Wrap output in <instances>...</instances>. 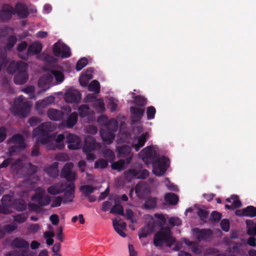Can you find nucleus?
Instances as JSON below:
<instances>
[{"instance_id":"nucleus-42","label":"nucleus","mask_w":256,"mask_h":256,"mask_svg":"<svg viewBox=\"0 0 256 256\" xmlns=\"http://www.w3.org/2000/svg\"><path fill=\"white\" fill-rule=\"evenodd\" d=\"M106 129L116 132L118 129V122L115 119H111L108 120L106 125Z\"/></svg>"},{"instance_id":"nucleus-37","label":"nucleus","mask_w":256,"mask_h":256,"mask_svg":"<svg viewBox=\"0 0 256 256\" xmlns=\"http://www.w3.org/2000/svg\"><path fill=\"white\" fill-rule=\"evenodd\" d=\"M28 46V43L25 41H23L19 44L17 46L16 50L18 52V56L22 59L23 56L26 54V52H24V51L26 50Z\"/></svg>"},{"instance_id":"nucleus-26","label":"nucleus","mask_w":256,"mask_h":256,"mask_svg":"<svg viewBox=\"0 0 256 256\" xmlns=\"http://www.w3.org/2000/svg\"><path fill=\"white\" fill-rule=\"evenodd\" d=\"M58 163L54 162L45 169L46 174L52 178H56L59 174L58 170Z\"/></svg>"},{"instance_id":"nucleus-51","label":"nucleus","mask_w":256,"mask_h":256,"mask_svg":"<svg viewBox=\"0 0 256 256\" xmlns=\"http://www.w3.org/2000/svg\"><path fill=\"white\" fill-rule=\"evenodd\" d=\"M63 203V198L62 196H54L50 205L51 208H57L60 206Z\"/></svg>"},{"instance_id":"nucleus-48","label":"nucleus","mask_w":256,"mask_h":256,"mask_svg":"<svg viewBox=\"0 0 256 256\" xmlns=\"http://www.w3.org/2000/svg\"><path fill=\"white\" fill-rule=\"evenodd\" d=\"M79 116L81 118H84L87 116L89 114V107L86 104L81 105L78 109Z\"/></svg>"},{"instance_id":"nucleus-39","label":"nucleus","mask_w":256,"mask_h":256,"mask_svg":"<svg viewBox=\"0 0 256 256\" xmlns=\"http://www.w3.org/2000/svg\"><path fill=\"white\" fill-rule=\"evenodd\" d=\"M156 198L150 197L148 198L144 204V207L148 210H151L156 206Z\"/></svg>"},{"instance_id":"nucleus-6","label":"nucleus","mask_w":256,"mask_h":256,"mask_svg":"<svg viewBox=\"0 0 256 256\" xmlns=\"http://www.w3.org/2000/svg\"><path fill=\"white\" fill-rule=\"evenodd\" d=\"M118 157L126 160L127 164H129L133 158L132 147L128 145L124 144L116 148Z\"/></svg>"},{"instance_id":"nucleus-21","label":"nucleus","mask_w":256,"mask_h":256,"mask_svg":"<svg viewBox=\"0 0 256 256\" xmlns=\"http://www.w3.org/2000/svg\"><path fill=\"white\" fill-rule=\"evenodd\" d=\"M193 232L198 242L208 238L212 234V231L210 229H200L195 228L193 229Z\"/></svg>"},{"instance_id":"nucleus-40","label":"nucleus","mask_w":256,"mask_h":256,"mask_svg":"<svg viewBox=\"0 0 256 256\" xmlns=\"http://www.w3.org/2000/svg\"><path fill=\"white\" fill-rule=\"evenodd\" d=\"M244 216L254 218L256 216V207L249 206L243 208Z\"/></svg>"},{"instance_id":"nucleus-53","label":"nucleus","mask_w":256,"mask_h":256,"mask_svg":"<svg viewBox=\"0 0 256 256\" xmlns=\"http://www.w3.org/2000/svg\"><path fill=\"white\" fill-rule=\"evenodd\" d=\"M16 42V38L14 36H10L8 38V42L6 45V50H11Z\"/></svg>"},{"instance_id":"nucleus-16","label":"nucleus","mask_w":256,"mask_h":256,"mask_svg":"<svg viewBox=\"0 0 256 256\" xmlns=\"http://www.w3.org/2000/svg\"><path fill=\"white\" fill-rule=\"evenodd\" d=\"M52 77L50 74H45L42 76L38 80V86L42 90H48L52 86Z\"/></svg>"},{"instance_id":"nucleus-47","label":"nucleus","mask_w":256,"mask_h":256,"mask_svg":"<svg viewBox=\"0 0 256 256\" xmlns=\"http://www.w3.org/2000/svg\"><path fill=\"white\" fill-rule=\"evenodd\" d=\"M61 56L62 58H68L71 56L70 48L65 44H62V49L61 51Z\"/></svg>"},{"instance_id":"nucleus-1","label":"nucleus","mask_w":256,"mask_h":256,"mask_svg":"<svg viewBox=\"0 0 256 256\" xmlns=\"http://www.w3.org/2000/svg\"><path fill=\"white\" fill-rule=\"evenodd\" d=\"M140 156L146 164H152L153 173L156 176H162L166 172L169 166L170 160L165 156L159 157L152 146H148L140 152Z\"/></svg>"},{"instance_id":"nucleus-64","label":"nucleus","mask_w":256,"mask_h":256,"mask_svg":"<svg viewBox=\"0 0 256 256\" xmlns=\"http://www.w3.org/2000/svg\"><path fill=\"white\" fill-rule=\"evenodd\" d=\"M197 213L200 219L202 221H204L208 216V212L203 209H200Z\"/></svg>"},{"instance_id":"nucleus-56","label":"nucleus","mask_w":256,"mask_h":256,"mask_svg":"<svg viewBox=\"0 0 256 256\" xmlns=\"http://www.w3.org/2000/svg\"><path fill=\"white\" fill-rule=\"evenodd\" d=\"M231 198L232 200V206L234 208H237L242 206V202L238 199L237 195L233 194L231 196Z\"/></svg>"},{"instance_id":"nucleus-34","label":"nucleus","mask_w":256,"mask_h":256,"mask_svg":"<svg viewBox=\"0 0 256 256\" xmlns=\"http://www.w3.org/2000/svg\"><path fill=\"white\" fill-rule=\"evenodd\" d=\"M12 207L16 210L20 212L26 210L27 205L24 200L22 199H18L14 201Z\"/></svg>"},{"instance_id":"nucleus-59","label":"nucleus","mask_w":256,"mask_h":256,"mask_svg":"<svg viewBox=\"0 0 256 256\" xmlns=\"http://www.w3.org/2000/svg\"><path fill=\"white\" fill-rule=\"evenodd\" d=\"M18 228V225L15 223H11L10 224H8L5 225L4 226V230L6 232L10 233L11 232L14 230H16Z\"/></svg>"},{"instance_id":"nucleus-8","label":"nucleus","mask_w":256,"mask_h":256,"mask_svg":"<svg viewBox=\"0 0 256 256\" xmlns=\"http://www.w3.org/2000/svg\"><path fill=\"white\" fill-rule=\"evenodd\" d=\"M32 200L36 202L40 206L49 205L51 202V198L48 194L42 192H36L32 197Z\"/></svg>"},{"instance_id":"nucleus-43","label":"nucleus","mask_w":256,"mask_h":256,"mask_svg":"<svg viewBox=\"0 0 256 256\" xmlns=\"http://www.w3.org/2000/svg\"><path fill=\"white\" fill-rule=\"evenodd\" d=\"M94 187L91 185L88 184L82 186L80 188V192L84 195L86 197L89 196V195L94 192Z\"/></svg>"},{"instance_id":"nucleus-55","label":"nucleus","mask_w":256,"mask_h":256,"mask_svg":"<svg viewBox=\"0 0 256 256\" xmlns=\"http://www.w3.org/2000/svg\"><path fill=\"white\" fill-rule=\"evenodd\" d=\"M108 166V162L106 160L101 158L96 160L94 164V168H105Z\"/></svg>"},{"instance_id":"nucleus-18","label":"nucleus","mask_w":256,"mask_h":256,"mask_svg":"<svg viewBox=\"0 0 256 256\" xmlns=\"http://www.w3.org/2000/svg\"><path fill=\"white\" fill-rule=\"evenodd\" d=\"M157 224L156 222H152V221L148 222L144 228L140 230L138 232L140 238H146L148 235L152 234L156 228Z\"/></svg>"},{"instance_id":"nucleus-62","label":"nucleus","mask_w":256,"mask_h":256,"mask_svg":"<svg viewBox=\"0 0 256 256\" xmlns=\"http://www.w3.org/2000/svg\"><path fill=\"white\" fill-rule=\"evenodd\" d=\"M220 227L222 230L227 232L230 230V222L227 219H223L220 222Z\"/></svg>"},{"instance_id":"nucleus-7","label":"nucleus","mask_w":256,"mask_h":256,"mask_svg":"<svg viewBox=\"0 0 256 256\" xmlns=\"http://www.w3.org/2000/svg\"><path fill=\"white\" fill-rule=\"evenodd\" d=\"M74 164L72 162L66 164L63 167L60 176L67 181L73 182L76 180V174L72 171Z\"/></svg>"},{"instance_id":"nucleus-14","label":"nucleus","mask_w":256,"mask_h":256,"mask_svg":"<svg viewBox=\"0 0 256 256\" xmlns=\"http://www.w3.org/2000/svg\"><path fill=\"white\" fill-rule=\"evenodd\" d=\"M18 101L19 102L15 104L14 108L20 115L25 117L30 110L29 104L27 102H22L21 96L18 98Z\"/></svg>"},{"instance_id":"nucleus-46","label":"nucleus","mask_w":256,"mask_h":256,"mask_svg":"<svg viewBox=\"0 0 256 256\" xmlns=\"http://www.w3.org/2000/svg\"><path fill=\"white\" fill-rule=\"evenodd\" d=\"M22 161L20 158L10 164V170L12 172L18 173L22 167Z\"/></svg>"},{"instance_id":"nucleus-60","label":"nucleus","mask_w":256,"mask_h":256,"mask_svg":"<svg viewBox=\"0 0 256 256\" xmlns=\"http://www.w3.org/2000/svg\"><path fill=\"white\" fill-rule=\"evenodd\" d=\"M103 153L104 157L107 158L110 161L113 160L115 158L114 152L110 149H106L104 150Z\"/></svg>"},{"instance_id":"nucleus-23","label":"nucleus","mask_w":256,"mask_h":256,"mask_svg":"<svg viewBox=\"0 0 256 256\" xmlns=\"http://www.w3.org/2000/svg\"><path fill=\"white\" fill-rule=\"evenodd\" d=\"M100 134L102 140L108 144H112L115 138L114 132L106 129H102Z\"/></svg>"},{"instance_id":"nucleus-41","label":"nucleus","mask_w":256,"mask_h":256,"mask_svg":"<svg viewBox=\"0 0 256 256\" xmlns=\"http://www.w3.org/2000/svg\"><path fill=\"white\" fill-rule=\"evenodd\" d=\"M110 212L114 214L124 215L123 206L120 204H115L110 209Z\"/></svg>"},{"instance_id":"nucleus-50","label":"nucleus","mask_w":256,"mask_h":256,"mask_svg":"<svg viewBox=\"0 0 256 256\" xmlns=\"http://www.w3.org/2000/svg\"><path fill=\"white\" fill-rule=\"evenodd\" d=\"M62 44L58 42L54 44L53 46L52 50L53 54L56 56H59L61 54L62 49Z\"/></svg>"},{"instance_id":"nucleus-25","label":"nucleus","mask_w":256,"mask_h":256,"mask_svg":"<svg viewBox=\"0 0 256 256\" xmlns=\"http://www.w3.org/2000/svg\"><path fill=\"white\" fill-rule=\"evenodd\" d=\"M112 224L116 232L122 238H125L126 236V234L122 230L126 228V222H119L116 220H114L112 221Z\"/></svg>"},{"instance_id":"nucleus-15","label":"nucleus","mask_w":256,"mask_h":256,"mask_svg":"<svg viewBox=\"0 0 256 256\" xmlns=\"http://www.w3.org/2000/svg\"><path fill=\"white\" fill-rule=\"evenodd\" d=\"M64 99L68 102H78L81 99V94L76 90L70 89L66 92Z\"/></svg>"},{"instance_id":"nucleus-17","label":"nucleus","mask_w":256,"mask_h":256,"mask_svg":"<svg viewBox=\"0 0 256 256\" xmlns=\"http://www.w3.org/2000/svg\"><path fill=\"white\" fill-rule=\"evenodd\" d=\"M14 15L17 16L21 18H27L30 13L28 10L25 4L20 2H18L14 8Z\"/></svg>"},{"instance_id":"nucleus-12","label":"nucleus","mask_w":256,"mask_h":256,"mask_svg":"<svg viewBox=\"0 0 256 256\" xmlns=\"http://www.w3.org/2000/svg\"><path fill=\"white\" fill-rule=\"evenodd\" d=\"M67 184L64 182H56L47 188V192L51 195L56 196L64 192L65 191Z\"/></svg>"},{"instance_id":"nucleus-3","label":"nucleus","mask_w":256,"mask_h":256,"mask_svg":"<svg viewBox=\"0 0 256 256\" xmlns=\"http://www.w3.org/2000/svg\"><path fill=\"white\" fill-rule=\"evenodd\" d=\"M56 129V126L52 122H44L33 130L32 135L34 137H38V142L45 144L54 138L52 132Z\"/></svg>"},{"instance_id":"nucleus-33","label":"nucleus","mask_w":256,"mask_h":256,"mask_svg":"<svg viewBox=\"0 0 256 256\" xmlns=\"http://www.w3.org/2000/svg\"><path fill=\"white\" fill-rule=\"evenodd\" d=\"M178 196L174 193H167L164 196V200L171 205L176 204L178 202Z\"/></svg>"},{"instance_id":"nucleus-29","label":"nucleus","mask_w":256,"mask_h":256,"mask_svg":"<svg viewBox=\"0 0 256 256\" xmlns=\"http://www.w3.org/2000/svg\"><path fill=\"white\" fill-rule=\"evenodd\" d=\"M148 137V133L146 132L142 133L138 138V142L132 146L136 152H138L144 145Z\"/></svg>"},{"instance_id":"nucleus-49","label":"nucleus","mask_w":256,"mask_h":256,"mask_svg":"<svg viewBox=\"0 0 256 256\" xmlns=\"http://www.w3.org/2000/svg\"><path fill=\"white\" fill-rule=\"evenodd\" d=\"M13 216L14 222L21 224L26 222L28 218V215L26 214L22 213L14 215Z\"/></svg>"},{"instance_id":"nucleus-38","label":"nucleus","mask_w":256,"mask_h":256,"mask_svg":"<svg viewBox=\"0 0 256 256\" xmlns=\"http://www.w3.org/2000/svg\"><path fill=\"white\" fill-rule=\"evenodd\" d=\"M134 104L138 106H144L147 104L146 99L142 96H136L134 98Z\"/></svg>"},{"instance_id":"nucleus-4","label":"nucleus","mask_w":256,"mask_h":256,"mask_svg":"<svg viewBox=\"0 0 256 256\" xmlns=\"http://www.w3.org/2000/svg\"><path fill=\"white\" fill-rule=\"evenodd\" d=\"M172 234L170 228L162 227L154 236V244L156 247L162 246L164 244L168 247L172 246L176 242Z\"/></svg>"},{"instance_id":"nucleus-22","label":"nucleus","mask_w":256,"mask_h":256,"mask_svg":"<svg viewBox=\"0 0 256 256\" xmlns=\"http://www.w3.org/2000/svg\"><path fill=\"white\" fill-rule=\"evenodd\" d=\"M47 116L52 120L60 121L64 118V113L62 110L51 108L48 110Z\"/></svg>"},{"instance_id":"nucleus-27","label":"nucleus","mask_w":256,"mask_h":256,"mask_svg":"<svg viewBox=\"0 0 256 256\" xmlns=\"http://www.w3.org/2000/svg\"><path fill=\"white\" fill-rule=\"evenodd\" d=\"M12 246L16 248H23L28 249L29 248V243L28 241L22 238H16L12 242Z\"/></svg>"},{"instance_id":"nucleus-57","label":"nucleus","mask_w":256,"mask_h":256,"mask_svg":"<svg viewBox=\"0 0 256 256\" xmlns=\"http://www.w3.org/2000/svg\"><path fill=\"white\" fill-rule=\"evenodd\" d=\"M64 138H65L64 134H60L58 136L56 140V142L58 144V147L60 149L62 148L64 146V145L63 143V141L64 140Z\"/></svg>"},{"instance_id":"nucleus-32","label":"nucleus","mask_w":256,"mask_h":256,"mask_svg":"<svg viewBox=\"0 0 256 256\" xmlns=\"http://www.w3.org/2000/svg\"><path fill=\"white\" fill-rule=\"evenodd\" d=\"M50 74L51 76L55 78L58 84H60L64 82V72L59 70H50Z\"/></svg>"},{"instance_id":"nucleus-31","label":"nucleus","mask_w":256,"mask_h":256,"mask_svg":"<svg viewBox=\"0 0 256 256\" xmlns=\"http://www.w3.org/2000/svg\"><path fill=\"white\" fill-rule=\"evenodd\" d=\"M128 164H127L126 160L120 158L118 161L114 162L111 167L112 170H117L118 172H120L124 170Z\"/></svg>"},{"instance_id":"nucleus-30","label":"nucleus","mask_w":256,"mask_h":256,"mask_svg":"<svg viewBox=\"0 0 256 256\" xmlns=\"http://www.w3.org/2000/svg\"><path fill=\"white\" fill-rule=\"evenodd\" d=\"M10 140L12 144L20 145L22 148H25L26 147L24 138L20 134H15L10 138Z\"/></svg>"},{"instance_id":"nucleus-19","label":"nucleus","mask_w":256,"mask_h":256,"mask_svg":"<svg viewBox=\"0 0 256 256\" xmlns=\"http://www.w3.org/2000/svg\"><path fill=\"white\" fill-rule=\"evenodd\" d=\"M99 146L95 138L91 136H88L84 139V144L83 147L84 152H92Z\"/></svg>"},{"instance_id":"nucleus-45","label":"nucleus","mask_w":256,"mask_h":256,"mask_svg":"<svg viewBox=\"0 0 256 256\" xmlns=\"http://www.w3.org/2000/svg\"><path fill=\"white\" fill-rule=\"evenodd\" d=\"M154 216L157 218V220H152V222H156L158 223L157 224L158 226H156V228L162 227L163 225L166 224V219L162 214H156Z\"/></svg>"},{"instance_id":"nucleus-13","label":"nucleus","mask_w":256,"mask_h":256,"mask_svg":"<svg viewBox=\"0 0 256 256\" xmlns=\"http://www.w3.org/2000/svg\"><path fill=\"white\" fill-rule=\"evenodd\" d=\"M66 142L68 143V148L70 150H75L80 148L81 140L77 136L69 134L66 136Z\"/></svg>"},{"instance_id":"nucleus-61","label":"nucleus","mask_w":256,"mask_h":256,"mask_svg":"<svg viewBox=\"0 0 256 256\" xmlns=\"http://www.w3.org/2000/svg\"><path fill=\"white\" fill-rule=\"evenodd\" d=\"M27 252L26 250H22L21 254L18 250H12L8 252L6 256H26Z\"/></svg>"},{"instance_id":"nucleus-58","label":"nucleus","mask_w":256,"mask_h":256,"mask_svg":"<svg viewBox=\"0 0 256 256\" xmlns=\"http://www.w3.org/2000/svg\"><path fill=\"white\" fill-rule=\"evenodd\" d=\"M222 218V214L218 212L213 211L210 216V220L212 222H218Z\"/></svg>"},{"instance_id":"nucleus-10","label":"nucleus","mask_w":256,"mask_h":256,"mask_svg":"<svg viewBox=\"0 0 256 256\" xmlns=\"http://www.w3.org/2000/svg\"><path fill=\"white\" fill-rule=\"evenodd\" d=\"M75 184L74 182H71L67 184L65 191L64 192L63 198V204H68L71 202L73 201L75 197L74 190Z\"/></svg>"},{"instance_id":"nucleus-9","label":"nucleus","mask_w":256,"mask_h":256,"mask_svg":"<svg viewBox=\"0 0 256 256\" xmlns=\"http://www.w3.org/2000/svg\"><path fill=\"white\" fill-rule=\"evenodd\" d=\"M14 8L8 4L3 5L2 8L0 10V21L2 22H8L14 15Z\"/></svg>"},{"instance_id":"nucleus-36","label":"nucleus","mask_w":256,"mask_h":256,"mask_svg":"<svg viewBox=\"0 0 256 256\" xmlns=\"http://www.w3.org/2000/svg\"><path fill=\"white\" fill-rule=\"evenodd\" d=\"M246 222L248 228V234L250 236H256V222L254 226V222L252 220H246Z\"/></svg>"},{"instance_id":"nucleus-24","label":"nucleus","mask_w":256,"mask_h":256,"mask_svg":"<svg viewBox=\"0 0 256 256\" xmlns=\"http://www.w3.org/2000/svg\"><path fill=\"white\" fill-rule=\"evenodd\" d=\"M93 72L94 68H90L88 70L85 74L80 76L79 78V82L82 86L86 87L88 86L90 80L92 78V73Z\"/></svg>"},{"instance_id":"nucleus-11","label":"nucleus","mask_w":256,"mask_h":256,"mask_svg":"<svg viewBox=\"0 0 256 256\" xmlns=\"http://www.w3.org/2000/svg\"><path fill=\"white\" fill-rule=\"evenodd\" d=\"M42 46L41 42H32L27 50L26 54L22 58V60H26L29 56L36 55L39 54L42 50Z\"/></svg>"},{"instance_id":"nucleus-63","label":"nucleus","mask_w":256,"mask_h":256,"mask_svg":"<svg viewBox=\"0 0 256 256\" xmlns=\"http://www.w3.org/2000/svg\"><path fill=\"white\" fill-rule=\"evenodd\" d=\"M168 223L171 226H178L182 224V221L180 218L176 217L170 218L169 219Z\"/></svg>"},{"instance_id":"nucleus-28","label":"nucleus","mask_w":256,"mask_h":256,"mask_svg":"<svg viewBox=\"0 0 256 256\" xmlns=\"http://www.w3.org/2000/svg\"><path fill=\"white\" fill-rule=\"evenodd\" d=\"M78 115L76 112H73L62 122L66 128H70L74 126L78 121Z\"/></svg>"},{"instance_id":"nucleus-5","label":"nucleus","mask_w":256,"mask_h":256,"mask_svg":"<svg viewBox=\"0 0 256 256\" xmlns=\"http://www.w3.org/2000/svg\"><path fill=\"white\" fill-rule=\"evenodd\" d=\"M124 174L128 178L144 180L149 176V172L144 168L142 164L136 162L132 168L125 171Z\"/></svg>"},{"instance_id":"nucleus-52","label":"nucleus","mask_w":256,"mask_h":256,"mask_svg":"<svg viewBox=\"0 0 256 256\" xmlns=\"http://www.w3.org/2000/svg\"><path fill=\"white\" fill-rule=\"evenodd\" d=\"M88 60L86 58H82L80 59L76 64V70L77 71L82 70L88 64Z\"/></svg>"},{"instance_id":"nucleus-20","label":"nucleus","mask_w":256,"mask_h":256,"mask_svg":"<svg viewBox=\"0 0 256 256\" xmlns=\"http://www.w3.org/2000/svg\"><path fill=\"white\" fill-rule=\"evenodd\" d=\"M130 110L132 122H136L140 120L142 118L144 112V109L134 106H130Z\"/></svg>"},{"instance_id":"nucleus-54","label":"nucleus","mask_w":256,"mask_h":256,"mask_svg":"<svg viewBox=\"0 0 256 256\" xmlns=\"http://www.w3.org/2000/svg\"><path fill=\"white\" fill-rule=\"evenodd\" d=\"M156 113V110L153 106H148L146 108V116L148 120H152L154 118Z\"/></svg>"},{"instance_id":"nucleus-35","label":"nucleus","mask_w":256,"mask_h":256,"mask_svg":"<svg viewBox=\"0 0 256 256\" xmlns=\"http://www.w3.org/2000/svg\"><path fill=\"white\" fill-rule=\"evenodd\" d=\"M1 202L2 204L4 205L10 209L12 206H13L14 202L13 198L8 194H5L3 196L2 198Z\"/></svg>"},{"instance_id":"nucleus-2","label":"nucleus","mask_w":256,"mask_h":256,"mask_svg":"<svg viewBox=\"0 0 256 256\" xmlns=\"http://www.w3.org/2000/svg\"><path fill=\"white\" fill-rule=\"evenodd\" d=\"M28 64L21 60L12 61L8 64L7 70L10 74L17 72L14 76V80L16 84H22L26 83L28 78Z\"/></svg>"},{"instance_id":"nucleus-44","label":"nucleus","mask_w":256,"mask_h":256,"mask_svg":"<svg viewBox=\"0 0 256 256\" xmlns=\"http://www.w3.org/2000/svg\"><path fill=\"white\" fill-rule=\"evenodd\" d=\"M88 90L98 94L100 92V84L96 80H93L88 86Z\"/></svg>"}]
</instances>
